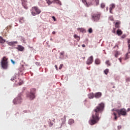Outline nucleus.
<instances>
[{
  "label": "nucleus",
  "instance_id": "f257e3e1",
  "mask_svg": "<svg viewBox=\"0 0 130 130\" xmlns=\"http://www.w3.org/2000/svg\"><path fill=\"white\" fill-rule=\"evenodd\" d=\"M104 109V104L102 103L99 104V105L96 107L95 109H94L93 111L92 118L89 121V123L91 125L96 124V123L99 121L100 120V117H99V113H102Z\"/></svg>",
  "mask_w": 130,
  "mask_h": 130
},
{
  "label": "nucleus",
  "instance_id": "f03ea898",
  "mask_svg": "<svg viewBox=\"0 0 130 130\" xmlns=\"http://www.w3.org/2000/svg\"><path fill=\"white\" fill-rule=\"evenodd\" d=\"M1 67L4 70H7L9 67V62L8 61V58L6 56L3 57L1 62Z\"/></svg>",
  "mask_w": 130,
  "mask_h": 130
},
{
  "label": "nucleus",
  "instance_id": "7ed1b4c3",
  "mask_svg": "<svg viewBox=\"0 0 130 130\" xmlns=\"http://www.w3.org/2000/svg\"><path fill=\"white\" fill-rule=\"evenodd\" d=\"M30 11L32 16H36L41 13V10L37 6L32 7Z\"/></svg>",
  "mask_w": 130,
  "mask_h": 130
},
{
  "label": "nucleus",
  "instance_id": "20e7f679",
  "mask_svg": "<svg viewBox=\"0 0 130 130\" xmlns=\"http://www.w3.org/2000/svg\"><path fill=\"white\" fill-rule=\"evenodd\" d=\"M92 19L94 22H98L100 20V17H101V13L99 12H95L91 15Z\"/></svg>",
  "mask_w": 130,
  "mask_h": 130
},
{
  "label": "nucleus",
  "instance_id": "39448f33",
  "mask_svg": "<svg viewBox=\"0 0 130 130\" xmlns=\"http://www.w3.org/2000/svg\"><path fill=\"white\" fill-rule=\"evenodd\" d=\"M116 112L118 113L119 116L122 115V116H125L126 115V110L125 109H121L116 110Z\"/></svg>",
  "mask_w": 130,
  "mask_h": 130
},
{
  "label": "nucleus",
  "instance_id": "423d86ee",
  "mask_svg": "<svg viewBox=\"0 0 130 130\" xmlns=\"http://www.w3.org/2000/svg\"><path fill=\"white\" fill-rule=\"evenodd\" d=\"M36 90L35 88L30 89V91L29 94L27 95V96L30 100H33L35 98V92Z\"/></svg>",
  "mask_w": 130,
  "mask_h": 130
},
{
  "label": "nucleus",
  "instance_id": "0eeeda50",
  "mask_svg": "<svg viewBox=\"0 0 130 130\" xmlns=\"http://www.w3.org/2000/svg\"><path fill=\"white\" fill-rule=\"evenodd\" d=\"M23 101V100H22V98L20 95L18 96V97L16 98L13 100V103L14 104H21V103Z\"/></svg>",
  "mask_w": 130,
  "mask_h": 130
},
{
  "label": "nucleus",
  "instance_id": "6e6552de",
  "mask_svg": "<svg viewBox=\"0 0 130 130\" xmlns=\"http://www.w3.org/2000/svg\"><path fill=\"white\" fill-rule=\"evenodd\" d=\"M94 60V59L93 58V56H90L87 59L86 61V64H92L93 63V61Z\"/></svg>",
  "mask_w": 130,
  "mask_h": 130
},
{
  "label": "nucleus",
  "instance_id": "1a4fd4ad",
  "mask_svg": "<svg viewBox=\"0 0 130 130\" xmlns=\"http://www.w3.org/2000/svg\"><path fill=\"white\" fill-rule=\"evenodd\" d=\"M22 6L25 10H28V6H27V1L25 0H21Z\"/></svg>",
  "mask_w": 130,
  "mask_h": 130
},
{
  "label": "nucleus",
  "instance_id": "9d476101",
  "mask_svg": "<svg viewBox=\"0 0 130 130\" xmlns=\"http://www.w3.org/2000/svg\"><path fill=\"white\" fill-rule=\"evenodd\" d=\"M115 8V5L114 4H112L110 5V13L112 14V10Z\"/></svg>",
  "mask_w": 130,
  "mask_h": 130
},
{
  "label": "nucleus",
  "instance_id": "9b49d317",
  "mask_svg": "<svg viewBox=\"0 0 130 130\" xmlns=\"http://www.w3.org/2000/svg\"><path fill=\"white\" fill-rule=\"evenodd\" d=\"M102 96V93L99 92L94 93L95 98H100Z\"/></svg>",
  "mask_w": 130,
  "mask_h": 130
},
{
  "label": "nucleus",
  "instance_id": "f8f14e48",
  "mask_svg": "<svg viewBox=\"0 0 130 130\" xmlns=\"http://www.w3.org/2000/svg\"><path fill=\"white\" fill-rule=\"evenodd\" d=\"M16 48L19 51H23V50H24V47L21 45H18Z\"/></svg>",
  "mask_w": 130,
  "mask_h": 130
},
{
  "label": "nucleus",
  "instance_id": "ddd939ff",
  "mask_svg": "<svg viewBox=\"0 0 130 130\" xmlns=\"http://www.w3.org/2000/svg\"><path fill=\"white\" fill-rule=\"evenodd\" d=\"M88 97L89 99H93V98H94V97H95V96H94V93L93 92H92V93H90L89 94H88Z\"/></svg>",
  "mask_w": 130,
  "mask_h": 130
},
{
  "label": "nucleus",
  "instance_id": "4468645a",
  "mask_svg": "<svg viewBox=\"0 0 130 130\" xmlns=\"http://www.w3.org/2000/svg\"><path fill=\"white\" fill-rule=\"evenodd\" d=\"M18 43V42L15 41V42H10L8 43V45H10V46H13L14 44H17Z\"/></svg>",
  "mask_w": 130,
  "mask_h": 130
},
{
  "label": "nucleus",
  "instance_id": "2eb2a0df",
  "mask_svg": "<svg viewBox=\"0 0 130 130\" xmlns=\"http://www.w3.org/2000/svg\"><path fill=\"white\" fill-rule=\"evenodd\" d=\"M117 35H118L119 36H120V35H122V31H121V29H118L117 30Z\"/></svg>",
  "mask_w": 130,
  "mask_h": 130
},
{
  "label": "nucleus",
  "instance_id": "dca6fc26",
  "mask_svg": "<svg viewBox=\"0 0 130 130\" xmlns=\"http://www.w3.org/2000/svg\"><path fill=\"white\" fill-rule=\"evenodd\" d=\"M120 25V22L117 21L115 23V27H116V28H119Z\"/></svg>",
  "mask_w": 130,
  "mask_h": 130
},
{
  "label": "nucleus",
  "instance_id": "f3484780",
  "mask_svg": "<svg viewBox=\"0 0 130 130\" xmlns=\"http://www.w3.org/2000/svg\"><path fill=\"white\" fill-rule=\"evenodd\" d=\"M46 2V3L48 5V6H50L51 4L53 3V1H51L50 0H45Z\"/></svg>",
  "mask_w": 130,
  "mask_h": 130
},
{
  "label": "nucleus",
  "instance_id": "a211bd4d",
  "mask_svg": "<svg viewBox=\"0 0 130 130\" xmlns=\"http://www.w3.org/2000/svg\"><path fill=\"white\" fill-rule=\"evenodd\" d=\"M53 3H55L56 4H58V5H60V6H61V3L59 0H54Z\"/></svg>",
  "mask_w": 130,
  "mask_h": 130
},
{
  "label": "nucleus",
  "instance_id": "6ab92c4d",
  "mask_svg": "<svg viewBox=\"0 0 130 130\" xmlns=\"http://www.w3.org/2000/svg\"><path fill=\"white\" fill-rule=\"evenodd\" d=\"M78 31H80V32H82V33H85L86 32V30L84 28H78Z\"/></svg>",
  "mask_w": 130,
  "mask_h": 130
},
{
  "label": "nucleus",
  "instance_id": "aec40b11",
  "mask_svg": "<svg viewBox=\"0 0 130 130\" xmlns=\"http://www.w3.org/2000/svg\"><path fill=\"white\" fill-rule=\"evenodd\" d=\"M6 40L3 38V37H0V43H5Z\"/></svg>",
  "mask_w": 130,
  "mask_h": 130
},
{
  "label": "nucleus",
  "instance_id": "412c9836",
  "mask_svg": "<svg viewBox=\"0 0 130 130\" xmlns=\"http://www.w3.org/2000/svg\"><path fill=\"white\" fill-rule=\"evenodd\" d=\"M74 38H75V39L77 40V41H80V37H79V36L77 35H74Z\"/></svg>",
  "mask_w": 130,
  "mask_h": 130
},
{
  "label": "nucleus",
  "instance_id": "4be33fe9",
  "mask_svg": "<svg viewBox=\"0 0 130 130\" xmlns=\"http://www.w3.org/2000/svg\"><path fill=\"white\" fill-rule=\"evenodd\" d=\"M75 121H74V119H70L69 120L68 123L69 124H73Z\"/></svg>",
  "mask_w": 130,
  "mask_h": 130
},
{
  "label": "nucleus",
  "instance_id": "5701e85b",
  "mask_svg": "<svg viewBox=\"0 0 130 130\" xmlns=\"http://www.w3.org/2000/svg\"><path fill=\"white\" fill-rule=\"evenodd\" d=\"M100 60L99 59H96L95 60V64H100Z\"/></svg>",
  "mask_w": 130,
  "mask_h": 130
},
{
  "label": "nucleus",
  "instance_id": "b1692460",
  "mask_svg": "<svg viewBox=\"0 0 130 130\" xmlns=\"http://www.w3.org/2000/svg\"><path fill=\"white\" fill-rule=\"evenodd\" d=\"M82 3L86 6V7H88V3H87V0H82Z\"/></svg>",
  "mask_w": 130,
  "mask_h": 130
},
{
  "label": "nucleus",
  "instance_id": "393cba45",
  "mask_svg": "<svg viewBox=\"0 0 130 130\" xmlns=\"http://www.w3.org/2000/svg\"><path fill=\"white\" fill-rule=\"evenodd\" d=\"M113 115H114V116H115L114 119H115V120H117V116H116V115H117V113H115V112H114V113H113Z\"/></svg>",
  "mask_w": 130,
  "mask_h": 130
},
{
  "label": "nucleus",
  "instance_id": "a878e982",
  "mask_svg": "<svg viewBox=\"0 0 130 130\" xmlns=\"http://www.w3.org/2000/svg\"><path fill=\"white\" fill-rule=\"evenodd\" d=\"M118 55H119L118 51H115V57H118Z\"/></svg>",
  "mask_w": 130,
  "mask_h": 130
},
{
  "label": "nucleus",
  "instance_id": "bb28decb",
  "mask_svg": "<svg viewBox=\"0 0 130 130\" xmlns=\"http://www.w3.org/2000/svg\"><path fill=\"white\" fill-rule=\"evenodd\" d=\"M106 64H107L108 67H109L110 66H111V64H110V61H109V60H107L106 61Z\"/></svg>",
  "mask_w": 130,
  "mask_h": 130
},
{
  "label": "nucleus",
  "instance_id": "cd10ccee",
  "mask_svg": "<svg viewBox=\"0 0 130 130\" xmlns=\"http://www.w3.org/2000/svg\"><path fill=\"white\" fill-rule=\"evenodd\" d=\"M109 72V70L108 69H107L104 71V73L105 75H107Z\"/></svg>",
  "mask_w": 130,
  "mask_h": 130
},
{
  "label": "nucleus",
  "instance_id": "c85d7f7f",
  "mask_svg": "<svg viewBox=\"0 0 130 130\" xmlns=\"http://www.w3.org/2000/svg\"><path fill=\"white\" fill-rule=\"evenodd\" d=\"M88 32L89 33H92L93 32V30L91 28H89Z\"/></svg>",
  "mask_w": 130,
  "mask_h": 130
},
{
  "label": "nucleus",
  "instance_id": "c756f323",
  "mask_svg": "<svg viewBox=\"0 0 130 130\" xmlns=\"http://www.w3.org/2000/svg\"><path fill=\"white\" fill-rule=\"evenodd\" d=\"M128 53H127L126 54V57H125V59H127V58H129V56H128Z\"/></svg>",
  "mask_w": 130,
  "mask_h": 130
},
{
  "label": "nucleus",
  "instance_id": "7c9ffc66",
  "mask_svg": "<svg viewBox=\"0 0 130 130\" xmlns=\"http://www.w3.org/2000/svg\"><path fill=\"white\" fill-rule=\"evenodd\" d=\"M63 66V64H60L59 67V70H61Z\"/></svg>",
  "mask_w": 130,
  "mask_h": 130
},
{
  "label": "nucleus",
  "instance_id": "2f4dec72",
  "mask_svg": "<svg viewBox=\"0 0 130 130\" xmlns=\"http://www.w3.org/2000/svg\"><path fill=\"white\" fill-rule=\"evenodd\" d=\"M101 8H102V9H104V8H105V5L104 4H102Z\"/></svg>",
  "mask_w": 130,
  "mask_h": 130
},
{
  "label": "nucleus",
  "instance_id": "473e14b6",
  "mask_svg": "<svg viewBox=\"0 0 130 130\" xmlns=\"http://www.w3.org/2000/svg\"><path fill=\"white\" fill-rule=\"evenodd\" d=\"M53 125V123L50 122V123H49V126H50V127H51V126H52Z\"/></svg>",
  "mask_w": 130,
  "mask_h": 130
},
{
  "label": "nucleus",
  "instance_id": "72a5a7b5",
  "mask_svg": "<svg viewBox=\"0 0 130 130\" xmlns=\"http://www.w3.org/2000/svg\"><path fill=\"white\" fill-rule=\"evenodd\" d=\"M19 86H21V85H22L23 84V81H21L20 82H19Z\"/></svg>",
  "mask_w": 130,
  "mask_h": 130
},
{
  "label": "nucleus",
  "instance_id": "f704fd0d",
  "mask_svg": "<svg viewBox=\"0 0 130 130\" xmlns=\"http://www.w3.org/2000/svg\"><path fill=\"white\" fill-rule=\"evenodd\" d=\"M52 18L53 20L54 21H56V19H55V17L52 16Z\"/></svg>",
  "mask_w": 130,
  "mask_h": 130
},
{
  "label": "nucleus",
  "instance_id": "c9c22d12",
  "mask_svg": "<svg viewBox=\"0 0 130 130\" xmlns=\"http://www.w3.org/2000/svg\"><path fill=\"white\" fill-rule=\"evenodd\" d=\"M126 82H129V81H130V78H127L126 79Z\"/></svg>",
  "mask_w": 130,
  "mask_h": 130
},
{
  "label": "nucleus",
  "instance_id": "e433bc0d",
  "mask_svg": "<svg viewBox=\"0 0 130 130\" xmlns=\"http://www.w3.org/2000/svg\"><path fill=\"white\" fill-rule=\"evenodd\" d=\"M11 61L13 64H15V61H13V59H11Z\"/></svg>",
  "mask_w": 130,
  "mask_h": 130
},
{
  "label": "nucleus",
  "instance_id": "4c0bfd02",
  "mask_svg": "<svg viewBox=\"0 0 130 130\" xmlns=\"http://www.w3.org/2000/svg\"><path fill=\"white\" fill-rule=\"evenodd\" d=\"M127 43L128 44H130V39H127Z\"/></svg>",
  "mask_w": 130,
  "mask_h": 130
},
{
  "label": "nucleus",
  "instance_id": "58836bf2",
  "mask_svg": "<svg viewBox=\"0 0 130 130\" xmlns=\"http://www.w3.org/2000/svg\"><path fill=\"white\" fill-rule=\"evenodd\" d=\"M16 79V76H14L13 78H11V81H14Z\"/></svg>",
  "mask_w": 130,
  "mask_h": 130
},
{
  "label": "nucleus",
  "instance_id": "ea45409f",
  "mask_svg": "<svg viewBox=\"0 0 130 130\" xmlns=\"http://www.w3.org/2000/svg\"><path fill=\"white\" fill-rule=\"evenodd\" d=\"M60 55H63V54H64V52H61L60 53Z\"/></svg>",
  "mask_w": 130,
  "mask_h": 130
},
{
  "label": "nucleus",
  "instance_id": "a19ab883",
  "mask_svg": "<svg viewBox=\"0 0 130 130\" xmlns=\"http://www.w3.org/2000/svg\"><path fill=\"white\" fill-rule=\"evenodd\" d=\"M118 129H120L121 128V126H118Z\"/></svg>",
  "mask_w": 130,
  "mask_h": 130
},
{
  "label": "nucleus",
  "instance_id": "79ce46f5",
  "mask_svg": "<svg viewBox=\"0 0 130 130\" xmlns=\"http://www.w3.org/2000/svg\"><path fill=\"white\" fill-rule=\"evenodd\" d=\"M113 33H115V28H114L113 30Z\"/></svg>",
  "mask_w": 130,
  "mask_h": 130
},
{
  "label": "nucleus",
  "instance_id": "37998d69",
  "mask_svg": "<svg viewBox=\"0 0 130 130\" xmlns=\"http://www.w3.org/2000/svg\"><path fill=\"white\" fill-rule=\"evenodd\" d=\"M128 49H130V44H128Z\"/></svg>",
  "mask_w": 130,
  "mask_h": 130
},
{
  "label": "nucleus",
  "instance_id": "c03bdc74",
  "mask_svg": "<svg viewBox=\"0 0 130 130\" xmlns=\"http://www.w3.org/2000/svg\"><path fill=\"white\" fill-rule=\"evenodd\" d=\"M82 47H86V45H85V44H83V45H82Z\"/></svg>",
  "mask_w": 130,
  "mask_h": 130
},
{
  "label": "nucleus",
  "instance_id": "a18cd8bd",
  "mask_svg": "<svg viewBox=\"0 0 130 130\" xmlns=\"http://www.w3.org/2000/svg\"><path fill=\"white\" fill-rule=\"evenodd\" d=\"M125 38V36L123 35V36H122V38Z\"/></svg>",
  "mask_w": 130,
  "mask_h": 130
},
{
  "label": "nucleus",
  "instance_id": "49530a36",
  "mask_svg": "<svg viewBox=\"0 0 130 130\" xmlns=\"http://www.w3.org/2000/svg\"><path fill=\"white\" fill-rule=\"evenodd\" d=\"M119 60L120 62H121V58H119Z\"/></svg>",
  "mask_w": 130,
  "mask_h": 130
},
{
  "label": "nucleus",
  "instance_id": "de8ad7c7",
  "mask_svg": "<svg viewBox=\"0 0 130 130\" xmlns=\"http://www.w3.org/2000/svg\"><path fill=\"white\" fill-rule=\"evenodd\" d=\"M52 34H54V35L55 34V31H53V32H52Z\"/></svg>",
  "mask_w": 130,
  "mask_h": 130
},
{
  "label": "nucleus",
  "instance_id": "09e8293b",
  "mask_svg": "<svg viewBox=\"0 0 130 130\" xmlns=\"http://www.w3.org/2000/svg\"><path fill=\"white\" fill-rule=\"evenodd\" d=\"M127 111H130V108L127 109Z\"/></svg>",
  "mask_w": 130,
  "mask_h": 130
},
{
  "label": "nucleus",
  "instance_id": "8fccbe9b",
  "mask_svg": "<svg viewBox=\"0 0 130 130\" xmlns=\"http://www.w3.org/2000/svg\"><path fill=\"white\" fill-rule=\"evenodd\" d=\"M55 68H56V70H57V66L56 65L55 66Z\"/></svg>",
  "mask_w": 130,
  "mask_h": 130
},
{
  "label": "nucleus",
  "instance_id": "3c124183",
  "mask_svg": "<svg viewBox=\"0 0 130 130\" xmlns=\"http://www.w3.org/2000/svg\"><path fill=\"white\" fill-rule=\"evenodd\" d=\"M83 59H85V57H84Z\"/></svg>",
  "mask_w": 130,
  "mask_h": 130
}]
</instances>
